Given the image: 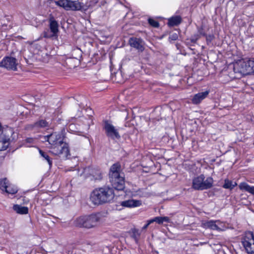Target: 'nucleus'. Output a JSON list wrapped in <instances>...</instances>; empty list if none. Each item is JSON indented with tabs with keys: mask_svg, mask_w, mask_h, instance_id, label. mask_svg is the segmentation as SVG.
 Listing matches in <instances>:
<instances>
[{
	"mask_svg": "<svg viewBox=\"0 0 254 254\" xmlns=\"http://www.w3.org/2000/svg\"><path fill=\"white\" fill-rule=\"evenodd\" d=\"M114 197L113 189L105 186L94 190L91 193L90 199L94 204L99 205L111 202Z\"/></svg>",
	"mask_w": 254,
	"mask_h": 254,
	"instance_id": "f257e3e1",
	"label": "nucleus"
},
{
	"mask_svg": "<svg viewBox=\"0 0 254 254\" xmlns=\"http://www.w3.org/2000/svg\"><path fill=\"white\" fill-rule=\"evenodd\" d=\"M100 219V213H93L78 217L75 221V225L79 227L91 228L96 226Z\"/></svg>",
	"mask_w": 254,
	"mask_h": 254,
	"instance_id": "f03ea898",
	"label": "nucleus"
},
{
	"mask_svg": "<svg viewBox=\"0 0 254 254\" xmlns=\"http://www.w3.org/2000/svg\"><path fill=\"white\" fill-rule=\"evenodd\" d=\"M253 63L251 59H243L239 61L234 64V71L235 73L243 75H247L253 73L252 66Z\"/></svg>",
	"mask_w": 254,
	"mask_h": 254,
	"instance_id": "7ed1b4c3",
	"label": "nucleus"
},
{
	"mask_svg": "<svg viewBox=\"0 0 254 254\" xmlns=\"http://www.w3.org/2000/svg\"><path fill=\"white\" fill-rule=\"evenodd\" d=\"M50 152L60 157L66 158L69 155V150L67 144L63 141L55 146H51Z\"/></svg>",
	"mask_w": 254,
	"mask_h": 254,
	"instance_id": "20e7f679",
	"label": "nucleus"
},
{
	"mask_svg": "<svg viewBox=\"0 0 254 254\" xmlns=\"http://www.w3.org/2000/svg\"><path fill=\"white\" fill-rule=\"evenodd\" d=\"M242 243L248 254H254V236L252 232H246L242 238Z\"/></svg>",
	"mask_w": 254,
	"mask_h": 254,
	"instance_id": "39448f33",
	"label": "nucleus"
},
{
	"mask_svg": "<svg viewBox=\"0 0 254 254\" xmlns=\"http://www.w3.org/2000/svg\"><path fill=\"white\" fill-rule=\"evenodd\" d=\"M14 133L13 129L10 127H7L4 129H2V133L0 136V151L6 150L9 145L10 136Z\"/></svg>",
	"mask_w": 254,
	"mask_h": 254,
	"instance_id": "423d86ee",
	"label": "nucleus"
},
{
	"mask_svg": "<svg viewBox=\"0 0 254 254\" xmlns=\"http://www.w3.org/2000/svg\"><path fill=\"white\" fill-rule=\"evenodd\" d=\"M56 3L66 10H79L82 7V4L76 0H59L56 1Z\"/></svg>",
	"mask_w": 254,
	"mask_h": 254,
	"instance_id": "0eeeda50",
	"label": "nucleus"
},
{
	"mask_svg": "<svg viewBox=\"0 0 254 254\" xmlns=\"http://www.w3.org/2000/svg\"><path fill=\"white\" fill-rule=\"evenodd\" d=\"M83 175L85 177H91V180H101L102 179V173L97 168H86L83 170Z\"/></svg>",
	"mask_w": 254,
	"mask_h": 254,
	"instance_id": "6e6552de",
	"label": "nucleus"
},
{
	"mask_svg": "<svg viewBox=\"0 0 254 254\" xmlns=\"http://www.w3.org/2000/svg\"><path fill=\"white\" fill-rule=\"evenodd\" d=\"M16 59L11 57H6L0 62V66L8 70H16L17 69Z\"/></svg>",
	"mask_w": 254,
	"mask_h": 254,
	"instance_id": "1a4fd4ad",
	"label": "nucleus"
},
{
	"mask_svg": "<svg viewBox=\"0 0 254 254\" xmlns=\"http://www.w3.org/2000/svg\"><path fill=\"white\" fill-rule=\"evenodd\" d=\"M104 128L108 137L113 139L115 138L119 139L120 138V135L117 129L115 128L113 125L109 123L108 121L105 122Z\"/></svg>",
	"mask_w": 254,
	"mask_h": 254,
	"instance_id": "9d476101",
	"label": "nucleus"
},
{
	"mask_svg": "<svg viewBox=\"0 0 254 254\" xmlns=\"http://www.w3.org/2000/svg\"><path fill=\"white\" fill-rule=\"evenodd\" d=\"M128 43L131 47L136 49L139 52H142L144 50V42L140 38L131 37L129 38Z\"/></svg>",
	"mask_w": 254,
	"mask_h": 254,
	"instance_id": "9b49d317",
	"label": "nucleus"
},
{
	"mask_svg": "<svg viewBox=\"0 0 254 254\" xmlns=\"http://www.w3.org/2000/svg\"><path fill=\"white\" fill-rule=\"evenodd\" d=\"M49 127V124L45 120H40L34 123L27 125L25 126L26 130H37L41 128H45Z\"/></svg>",
	"mask_w": 254,
	"mask_h": 254,
	"instance_id": "f8f14e48",
	"label": "nucleus"
},
{
	"mask_svg": "<svg viewBox=\"0 0 254 254\" xmlns=\"http://www.w3.org/2000/svg\"><path fill=\"white\" fill-rule=\"evenodd\" d=\"M110 181L113 188L118 190H122L125 188V181L123 177L120 174L118 175L114 181L112 180V177H110Z\"/></svg>",
	"mask_w": 254,
	"mask_h": 254,
	"instance_id": "ddd939ff",
	"label": "nucleus"
},
{
	"mask_svg": "<svg viewBox=\"0 0 254 254\" xmlns=\"http://www.w3.org/2000/svg\"><path fill=\"white\" fill-rule=\"evenodd\" d=\"M44 138L47 141L51 146H55L58 143H60L63 141L61 135L56 132L52 133L50 135L45 136Z\"/></svg>",
	"mask_w": 254,
	"mask_h": 254,
	"instance_id": "4468645a",
	"label": "nucleus"
},
{
	"mask_svg": "<svg viewBox=\"0 0 254 254\" xmlns=\"http://www.w3.org/2000/svg\"><path fill=\"white\" fill-rule=\"evenodd\" d=\"M204 179L205 177L203 175L194 178L192 181V188L196 190H203V183Z\"/></svg>",
	"mask_w": 254,
	"mask_h": 254,
	"instance_id": "2eb2a0df",
	"label": "nucleus"
},
{
	"mask_svg": "<svg viewBox=\"0 0 254 254\" xmlns=\"http://www.w3.org/2000/svg\"><path fill=\"white\" fill-rule=\"evenodd\" d=\"M49 21L50 23V30L53 33V36H57L59 32V24L57 21L55 19L54 16L52 15H50Z\"/></svg>",
	"mask_w": 254,
	"mask_h": 254,
	"instance_id": "dca6fc26",
	"label": "nucleus"
},
{
	"mask_svg": "<svg viewBox=\"0 0 254 254\" xmlns=\"http://www.w3.org/2000/svg\"><path fill=\"white\" fill-rule=\"evenodd\" d=\"M120 170L121 166L119 163H115L111 166L109 173V177H112V180L113 182L114 181V179L116 178L118 175L120 174Z\"/></svg>",
	"mask_w": 254,
	"mask_h": 254,
	"instance_id": "f3484780",
	"label": "nucleus"
},
{
	"mask_svg": "<svg viewBox=\"0 0 254 254\" xmlns=\"http://www.w3.org/2000/svg\"><path fill=\"white\" fill-rule=\"evenodd\" d=\"M208 91H205L204 92L196 94L191 100L192 103L194 104H197L199 103L202 100L208 96Z\"/></svg>",
	"mask_w": 254,
	"mask_h": 254,
	"instance_id": "a211bd4d",
	"label": "nucleus"
},
{
	"mask_svg": "<svg viewBox=\"0 0 254 254\" xmlns=\"http://www.w3.org/2000/svg\"><path fill=\"white\" fill-rule=\"evenodd\" d=\"M141 202L139 200L129 199L122 201L121 205L123 206L127 207H136L141 205Z\"/></svg>",
	"mask_w": 254,
	"mask_h": 254,
	"instance_id": "6ab92c4d",
	"label": "nucleus"
},
{
	"mask_svg": "<svg viewBox=\"0 0 254 254\" xmlns=\"http://www.w3.org/2000/svg\"><path fill=\"white\" fill-rule=\"evenodd\" d=\"M217 221L210 220L203 223V227L205 228H209L213 230L222 231V229L219 228L216 224Z\"/></svg>",
	"mask_w": 254,
	"mask_h": 254,
	"instance_id": "aec40b11",
	"label": "nucleus"
},
{
	"mask_svg": "<svg viewBox=\"0 0 254 254\" xmlns=\"http://www.w3.org/2000/svg\"><path fill=\"white\" fill-rule=\"evenodd\" d=\"M13 210L20 214H26L28 213V208L25 206H22L20 205L15 204L13 206Z\"/></svg>",
	"mask_w": 254,
	"mask_h": 254,
	"instance_id": "412c9836",
	"label": "nucleus"
},
{
	"mask_svg": "<svg viewBox=\"0 0 254 254\" xmlns=\"http://www.w3.org/2000/svg\"><path fill=\"white\" fill-rule=\"evenodd\" d=\"M239 187L241 190H244L252 194H254V187H251L246 183H241Z\"/></svg>",
	"mask_w": 254,
	"mask_h": 254,
	"instance_id": "4be33fe9",
	"label": "nucleus"
},
{
	"mask_svg": "<svg viewBox=\"0 0 254 254\" xmlns=\"http://www.w3.org/2000/svg\"><path fill=\"white\" fill-rule=\"evenodd\" d=\"M37 58L44 63H48L50 59V56L47 53L40 52L37 56Z\"/></svg>",
	"mask_w": 254,
	"mask_h": 254,
	"instance_id": "5701e85b",
	"label": "nucleus"
},
{
	"mask_svg": "<svg viewBox=\"0 0 254 254\" xmlns=\"http://www.w3.org/2000/svg\"><path fill=\"white\" fill-rule=\"evenodd\" d=\"M182 19L180 16H176L172 17L168 20V24L171 26L179 25L181 22Z\"/></svg>",
	"mask_w": 254,
	"mask_h": 254,
	"instance_id": "b1692460",
	"label": "nucleus"
},
{
	"mask_svg": "<svg viewBox=\"0 0 254 254\" xmlns=\"http://www.w3.org/2000/svg\"><path fill=\"white\" fill-rule=\"evenodd\" d=\"M213 180L211 177H208L203 183V190L211 188L213 186Z\"/></svg>",
	"mask_w": 254,
	"mask_h": 254,
	"instance_id": "393cba45",
	"label": "nucleus"
},
{
	"mask_svg": "<svg viewBox=\"0 0 254 254\" xmlns=\"http://www.w3.org/2000/svg\"><path fill=\"white\" fill-rule=\"evenodd\" d=\"M169 218L168 217H156L153 219H151V222L153 223L154 222H156L157 223L161 224H162L164 222H169Z\"/></svg>",
	"mask_w": 254,
	"mask_h": 254,
	"instance_id": "a878e982",
	"label": "nucleus"
},
{
	"mask_svg": "<svg viewBox=\"0 0 254 254\" xmlns=\"http://www.w3.org/2000/svg\"><path fill=\"white\" fill-rule=\"evenodd\" d=\"M237 183L235 182L233 184L232 181H230L228 180H225V183L223 185V187L225 189L232 190L235 186H237Z\"/></svg>",
	"mask_w": 254,
	"mask_h": 254,
	"instance_id": "bb28decb",
	"label": "nucleus"
},
{
	"mask_svg": "<svg viewBox=\"0 0 254 254\" xmlns=\"http://www.w3.org/2000/svg\"><path fill=\"white\" fill-rule=\"evenodd\" d=\"M39 153L41 156L47 161L50 167H51L52 165V161L51 160L49 156L46 153L40 149L39 150Z\"/></svg>",
	"mask_w": 254,
	"mask_h": 254,
	"instance_id": "cd10ccee",
	"label": "nucleus"
},
{
	"mask_svg": "<svg viewBox=\"0 0 254 254\" xmlns=\"http://www.w3.org/2000/svg\"><path fill=\"white\" fill-rule=\"evenodd\" d=\"M4 191L8 194H13L16 193L17 192V189L14 187H12L8 185L6 189H5Z\"/></svg>",
	"mask_w": 254,
	"mask_h": 254,
	"instance_id": "c85d7f7f",
	"label": "nucleus"
},
{
	"mask_svg": "<svg viewBox=\"0 0 254 254\" xmlns=\"http://www.w3.org/2000/svg\"><path fill=\"white\" fill-rule=\"evenodd\" d=\"M132 237L134 239L136 242H137L140 235L139 230L136 229H132Z\"/></svg>",
	"mask_w": 254,
	"mask_h": 254,
	"instance_id": "c756f323",
	"label": "nucleus"
},
{
	"mask_svg": "<svg viewBox=\"0 0 254 254\" xmlns=\"http://www.w3.org/2000/svg\"><path fill=\"white\" fill-rule=\"evenodd\" d=\"M8 185V181L6 178H4L0 181V189L2 191H4V190L6 189Z\"/></svg>",
	"mask_w": 254,
	"mask_h": 254,
	"instance_id": "7c9ffc66",
	"label": "nucleus"
},
{
	"mask_svg": "<svg viewBox=\"0 0 254 254\" xmlns=\"http://www.w3.org/2000/svg\"><path fill=\"white\" fill-rule=\"evenodd\" d=\"M148 22L150 25L154 27H158L159 26V23L157 21L154 20L153 19L149 18Z\"/></svg>",
	"mask_w": 254,
	"mask_h": 254,
	"instance_id": "2f4dec72",
	"label": "nucleus"
},
{
	"mask_svg": "<svg viewBox=\"0 0 254 254\" xmlns=\"http://www.w3.org/2000/svg\"><path fill=\"white\" fill-rule=\"evenodd\" d=\"M200 38V36L198 34L194 35L192 36L190 39V40L191 42L195 43L196 42L197 40Z\"/></svg>",
	"mask_w": 254,
	"mask_h": 254,
	"instance_id": "473e14b6",
	"label": "nucleus"
},
{
	"mask_svg": "<svg viewBox=\"0 0 254 254\" xmlns=\"http://www.w3.org/2000/svg\"><path fill=\"white\" fill-rule=\"evenodd\" d=\"M214 38V36L213 35H209L206 36V40L207 43L211 42Z\"/></svg>",
	"mask_w": 254,
	"mask_h": 254,
	"instance_id": "72a5a7b5",
	"label": "nucleus"
},
{
	"mask_svg": "<svg viewBox=\"0 0 254 254\" xmlns=\"http://www.w3.org/2000/svg\"><path fill=\"white\" fill-rule=\"evenodd\" d=\"M151 223H152V222H151V219H150V220H148V221H147V224H146L145 225H144V226L142 227V229L143 230H145V229H147V228L148 227V226H149L150 224H151Z\"/></svg>",
	"mask_w": 254,
	"mask_h": 254,
	"instance_id": "f704fd0d",
	"label": "nucleus"
},
{
	"mask_svg": "<svg viewBox=\"0 0 254 254\" xmlns=\"http://www.w3.org/2000/svg\"><path fill=\"white\" fill-rule=\"evenodd\" d=\"M170 39L172 40H176L178 38V36L176 34H173L171 35L169 37Z\"/></svg>",
	"mask_w": 254,
	"mask_h": 254,
	"instance_id": "c9c22d12",
	"label": "nucleus"
},
{
	"mask_svg": "<svg viewBox=\"0 0 254 254\" xmlns=\"http://www.w3.org/2000/svg\"><path fill=\"white\" fill-rule=\"evenodd\" d=\"M72 61L77 62V58H69L67 60L66 64L70 63L72 62Z\"/></svg>",
	"mask_w": 254,
	"mask_h": 254,
	"instance_id": "e433bc0d",
	"label": "nucleus"
},
{
	"mask_svg": "<svg viewBox=\"0 0 254 254\" xmlns=\"http://www.w3.org/2000/svg\"><path fill=\"white\" fill-rule=\"evenodd\" d=\"M99 0H91L90 1V2L93 4H95L98 2Z\"/></svg>",
	"mask_w": 254,
	"mask_h": 254,
	"instance_id": "4c0bfd02",
	"label": "nucleus"
},
{
	"mask_svg": "<svg viewBox=\"0 0 254 254\" xmlns=\"http://www.w3.org/2000/svg\"><path fill=\"white\" fill-rule=\"evenodd\" d=\"M251 62H252L253 63V65H252V67L253 69V72H254V58L251 59Z\"/></svg>",
	"mask_w": 254,
	"mask_h": 254,
	"instance_id": "58836bf2",
	"label": "nucleus"
},
{
	"mask_svg": "<svg viewBox=\"0 0 254 254\" xmlns=\"http://www.w3.org/2000/svg\"><path fill=\"white\" fill-rule=\"evenodd\" d=\"M33 140L32 138H27L26 139V141L27 142H31Z\"/></svg>",
	"mask_w": 254,
	"mask_h": 254,
	"instance_id": "ea45409f",
	"label": "nucleus"
},
{
	"mask_svg": "<svg viewBox=\"0 0 254 254\" xmlns=\"http://www.w3.org/2000/svg\"><path fill=\"white\" fill-rule=\"evenodd\" d=\"M199 33L200 34L202 35L203 36H205V34L204 33H203L201 30H199Z\"/></svg>",
	"mask_w": 254,
	"mask_h": 254,
	"instance_id": "a19ab883",
	"label": "nucleus"
},
{
	"mask_svg": "<svg viewBox=\"0 0 254 254\" xmlns=\"http://www.w3.org/2000/svg\"><path fill=\"white\" fill-rule=\"evenodd\" d=\"M204 243H200L199 244H194V246L198 247L199 245H202Z\"/></svg>",
	"mask_w": 254,
	"mask_h": 254,
	"instance_id": "79ce46f5",
	"label": "nucleus"
},
{
	"mask_svg": "<svg viewBox=\"0 0 254 254\" xmlns=\"http://www.w3.org/2000/svg\"><path fill=\"white\" fill-rule=\"evenodd\" d=\"M29 43L30 44H32V42H29Z\"/></svg>",
	"mask_w": 254,
	"mask_h": 254,
	"instance_id": "37998d69",
	"label": "nucleus"
}]
</instances>
